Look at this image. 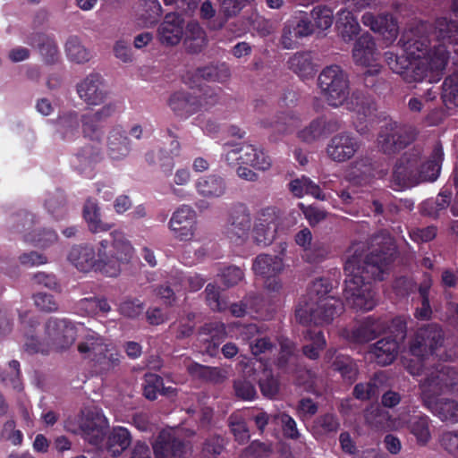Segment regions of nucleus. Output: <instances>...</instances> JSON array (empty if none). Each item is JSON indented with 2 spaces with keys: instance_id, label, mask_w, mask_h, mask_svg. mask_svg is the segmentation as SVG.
<instances>
[{
  "instance_id": "4468645a",
  "label": "nucleus",
  "mask_w": 458,
  "mask_h": 458,
  "mask_svg": "<svg viewBox=\"0 0 458 458\" xmlns=\"http://www.w3.org/2000/svg\"><path fill=\"white\" fill-rule=\"evenodd\" d=\"M445 341L444 332L437 325L419 328L410 342V352L414 357L428 358L441 347Z\"/></svg>"
},
{
  "instance_id": "f3484780",
  "label": "nucleus",
  "mask_w": 458,
  "mask_h": 458,
  "mask_svg": "<svg viewBox=\"0 0 458 458\" xmlns=\"http://www.w3.org/2000/svg\"><path fill=\"white\" fill-rule=\"evenodd\" d=\"M360 143L350 131L335 133L328 140L325 153L332 162L342 164L351 160L360 150Z\"/></svg>"
},
{
  "instance_id": "bf43d9fd",
  "label": "nucleus",
  "mask_w": 458,
  "mask_h": 458,
  "mask_svg": "<svg viewBox=\"0 0 458 458\" xmlns=\"http://www.w3.org/2000/svg\"><path fill=\"white\" fill-rule=\"evenodd\" d=\"M190 371L193 374L198 372L214 382H221L227 377L226 372L219 368L204 367L199 364L191 367Z\"/></svg>"
},
{
  "instance_id": "6e6552de",
  "label": "nucleus",
  "mask_w": 458,
  "mask_h": 458,
  "mask_svg": "<svg viewBox=\"0 0 458 458\" xmlns=\"http://www.w3.org/2000/svg\"><path fill=\"white\" fill-rule=\"evenodd\" d=\"M419 131L412 125L390 121L381 127L377 146L386 156L394 157L414 142Z\"/></svg>"
},
{
  "instance_id": "a211bd4d",
  "label": "nucleus",
  "mask_w": 458,
  "mask_h": 458,
  "mask_svg": "<svg viewBox=\"0 0 458 458\" xmlns=\"http://www.w3.org/2000/svg\"><path fill=\"white\" fill-rule=\"evenodd\" d=\"M216 100V97L205 90L201 95L193 92L176 91L173 93L168 100L169 106L178 115H189L198 111L202 106H209Z\"/></svg>"
},
{
  "instance_id": "aec40b11",
  "label": "nucleus",
  "mask_w": 458,
  "mask_h": 458,
  "mask_svg": "<svg viewBox=\"0 0 458 458\" xmlns=\"http://www.w3.org/2000/svg\"><path fill=\"white\" fill-rule=\"evenodd\" d=\"M377 52L372 37L369 34L361 35L355 42L352 49V58L356 64L360 66H372L364 72L365 77L378 73L377 65L373 63L377 60Z\"/></svg>"
},
{
  "instance_id": "e433bc0d",
  "label": "nucleus",
  "mask_w": 458,
  "mask_h": 458,
  "mask_svg": "<svg viewBox=\"0 0 458 458\" xmlns=\"http://www.w3.org/2000/svg\"><path fill=\"white\" fill-rule=\"evenodd\" d=\"M180 144L178 140H173L171 142V153H166L162 149L152 150L147 153L146 160L151 165H158L165 174H170L174 163V156L179 151Z\"/></svg>"
},
{
  "instance_id": "1a4fd4ad",
  "label": "nucleus",
  "mask_w": 458,
  "mask_h": 458,
  "mask_svg": "<svg viewBox=\"0 0 458 458\" xmlns=\"http://www.w3.org/2000/svg\"><path fill=\"white\" fill-rule=\"evenodd\" d=\"M318 87L327 102L332 106H342L349 97V79L338 65H329L318 78Z\"/></svg>"
},
{
  "instance_id": "9b49d317",
  "label": "nucleus",
  "mask_w": 458,
  "mask_h": 458,
  "mask_svg": "<svg viewBox=\"0 0 458 458\" xmlns=\"http://www.w3.org/2000/svg\"><path fill=\"white\" fill-rule=\"evenodd\" d=\"M257 217L254 212L244 204L234 206L229 215L227 233L237 244L255 240Z\"/></svg>"
},
{
  "instance_id": "c756f323",
  "label": "nucleus",
  "mask_w": 458,
  "mask_h": 458,
  "mask_svg": "<svg viewBox=\"0 0 458 458\" xmlns=\"http://www.w3.org/2000/svg\"><path fill=\"white\" fill-rule=\"evenodd\" d=\"M113 112L114 107L106 105L94 113L84 114L81 119L84 136L93 141H98L102 136L99 122L109 117Z\"/></svg>"
},
{
  "instance_id": "3c124183",
  "label": "nucleus",
  "mask_w": 458,
  "mask_h": 458,
  "mask_svg": "<svg viewBox=\"0 0 458 458\" xmlns=\"http://www.w3.org/2000/svg\"><path fill=\"white\" fill-rule=\"evenodd\" d=\"M0 377L5 386H10L14 391L20 392L22 389L20 363L17 360H11L7 368L0 374Z\"/></svg>"
},
{
  "instance_id": "0e129e2a",
  "label": "nucleus",
  "mask_w": 458,
  "mask_h": 458,
  "mask_svg": "<svg viewBox=\"0 0 458 458\" xmlns=\"http://www.w3.org/2000/svg\"><path fill=\"white\" fill-rule=\"evenodd\" d=\"M307 259L310 262H319L330 253V247L325 242H316L307 250Z\"/></svg>"
},
{
  "instance_id": "a878e982",
  "label": "nucleus",
  "mask_w": 458,
  "mask_h": 458,
  "mask_svg": "<svg viewBox=\"0 0 458 458\" xmlns=\"http://www.w3.org/2000/svg\"><path fill=\"white\" fill-rule=\"evenodd\" d=\"M184 22L176 13L166 14L157 30V37L165 46H176L183 36Z\"/></svg>"
},
{
  "instance_id": "a19ab883",
  "label": "nucleus",
  "mask_w": 458,
  "mask_h": 458,
  "mask_svg": "<svg viewBox=\"0 0 458 458\" xmlns=\"http://www.w3.org/2000/svg\"><path fill=\"white\" fill-rule=\"evenodd\" d=\"M208 40L204 30L197 22H191L187 25L185 31L184 44L188 51L191 53L200 52L206 46Z\"/></svg>"
},
{
  "instance_id": "cd10ccee",
  "label": "nucleus",
  "mask_w": 458,
  "mask_h": 458,
  "mask_svg": "<svg viewBox=\"0 0 458 458\" xmlns=\"http://www.w3.org/2000/svg\"><path fill=\"white\" fill-rule=\"evenodd\" d=\"M399 352V344L393 337H385L369 346L371 358L380 366L393 363Z\"/></svg>"
},
{
  "instance_id": "72a5a7b5",
  "label": "nucleus",
  "mask_w": 458,
  "mask_h": 458,
  "mask_svg": "<svg viewBox=\"0 0 458 458\" xmlns=\"http://www.w3.org/2000/svg\"><path fill=\"white\" fill-rule=\"evenodd\" d=\"M132 437L128 428L114 427L107 435L106 449L113 457L120 456L131 444Z\"/></svg>"
},
{
  "instance_id": "9d476101",
  "label": "nucleus",
  "mask_w": 458,
  "mask_h": 458,
  "mask_svg": "<svg viewBox=\"0 0 458 458\" xmlns=\"http://www.w3.org/2000/svg\"><path fill=\"white\" fill-rule=\"evenodd\" d=\"M400 403H370L365 412L367 423L377 429H398L403 427L407 415L403 408L396 406Z\"/></svg>"
},
{
  "instance_id": "423d86ee",
  "label": "nucleus",
  "mask_w": 458,
  "mask_h": 458,
  "mask_svg": "<svg viewBox=\"0 0 458 458\" xmlns=\"http://www.w3.org/2000/svg\"><path fill=\"white\" fill-rule=\"evenodd\" d=\"M78 351L102 371H109L120 363L121 355L115 346L98 333L85 327L81 331Z\"/></svg>"
},
{
  "instance_id": "c03bdc74",
  "label": "nucleus",
  "mask_w": 458,
  "mask_h": 458,
  "mask_svg": "<svg viewBox=\"0 0 458 458\" xmlns=\"http://www.w3.org/2000/svg\"><path fill=\"white\" fill-rule=\"evenodd\" d=\"M336 25L344 41H350L360 31V25L351 11L341 10L337 14Z\"/></svg>"
},
{
  "instance_id": "680f3d73",
  "label": "nucleus",
  "mask_w": 458,
  "mask_h": 458,
  "mask_svg": "<svg viewBox=\"0 0 458 458\" xmlns=\"http://www.w3.org/2000/svg\"><path fill=\"white\" fill-rule=\"evenodd\" d=\"M298 137L302 141L308 143L314 142L323 137L318 118L313 120L308 126L301 130L298 132Z\"/></svg>"
},
{
  "instance_id": "e2e57ef3",
  "label": "nucleus",
  "mask_w": 458,
  "mask_h": 458,
  "mask_svg": "<svg viewBox=\"0 0 458 458\" xmlns=\"http://www.w3.org/2000/svg\"><path fill=\"white\" fill-rule=\"evenodd\" d=\"M439 444L446 452L458 456V430L443 432Z\"/></svg>"
},
{
  "instance_id": "473e14b6",
  "label": "nucleus",
  "mask_w": 458,
  "mask_h": 458,
  "mask_svg": "<svg viewBox=\"0 0 458 458\" xmlns=\"http://www.w3.org/2000/svg\"><path fill=\"white\" fill-rule=\"evenodd\" d=\"M195 189L203 198L216 199L225 193L226 183L222 177L211 174L199 178L195 182Z\"/></svg>"
},
{
  "instance_id": "f257e3e1",
  "label": "nucleus",
  "mask_w": 458,
  "mask_h": 458,
  "mask_svg": "<svg viewBox=\"0 0 458 458\" xmlns=\"http://www.w3.org/2000/svg\"><path fill=\"white\" fill-rule=\"evenodd\" d=\"M369 252L364 255V245L354 243L348 250L344 296L353 309L370 310L376 305L370 279L383 280L389 265L397 256L394 240L390 234L380 233L369 240Z\"/></svg>"
},
{
  "instance_id": "052dcab7",
  "label": "nucleus",
  "mask_w": 458,
  "mask_h": 458,
  "mask_svg": "<svg viewBox=\"0 0 458 458\" xmlns=\"http://www.w3.org/2000/svg\"><path fill=\"white\" fill-rule=\"evenodd\" d=\"M429 287V284L425 283L419 288L420 296L421 298V306L417 308L415 316L420 319H428L432 313L428 300Z\"/></svg>"
},
{
  "instance_id": "4c0bfd02",
  "label": "nucleus",
  "mask_w": 458,
  "mask_h": 458,
  "mask_svg": "<svg viewBox=\"0 0 458 458\" xmlns=\"http://www.w3.org/2000/svg\"><path fill=\"white\" fill-rule=\"evenodd\" d=\"M83 217L89 230L93 233L107 232L111 229L110 224L105 223L100 217V208L95 200L88 199L83 208Z\"/></svg>"
},
{
  "instance_id": "6ab92c4d",
  "label": "nucleus",
  "mask_w": 458,
  "mask_h": 458,
  "mask_svg": "<svg viewBox=\"0 0 458 458\" xmlns=\"http://www.w3.org/2000/svg\"><path fill=\"white\" fill-rule=\"evenodd\" d=\"M276 351V345L269 338H259V365L263 367L262 377H259V388L267 398H274L279 391L278 379L268 368L269 361Z\"/></svg>"
},
{
  "instance_id": "338daca9",
  "label": "nucleus",
  "mask_w": 458,
  "mask_h": 458,
  "mask_svg": "<svg viewBox=\"0 0 458 458\" xmlns=\"http://www.w3.org/2000/svg\"><path fill=\"white\" fill-rule=\"evenodd\" d=\"M250 0H221L220 10L227 18L234 16L250 2Z\"/></svg>"
},
{
  "instance_id": "c9c22d12",
  "label": "nucleus",
  "mask_w": 458,
  "mask_h": 458,
  "mask_svg": "<svg viewBox=\"0 0 458 458\" xmlns=\"http://www.w3.org/2000/svg\"><path fill=\"white\" fill-rule=\"evenodd\" d=\"M426 378L420 384L421 395L424 401L439 395L445 384V372L441 369H435L426 373Z\"/></svg>"
},
{
  "instance_id": "b1692460",
  "label": "nucleus",
  "mask_w": 458,
  "mask_h": 458,
  "mask_svg": "<svg viewBox=\"0 0 458 458\" xmlns=\"http://www.w3.org/2000/svg\"><path fill=\"white\" fill-rule=\"evenodd\" d=\"M156 458H184V442L167 431H161L153 445Z\"/></svg>"
},
{
  "instance_id": "ddd939ff",
  "label": "nucleus",
  "mask_w": 458,
  "mask_h": 458,
  "mask_svg": "<svg viewBox=\"0 0 458 458\" xmlns=\"http://www.w3.org/2000/svg\"><path fill=\"white\" fill-rule=\"evenodd\" d=\"M225 157L230 164L238 161L237 174L245 181L256 180L258 150L254 145L242 142L240 144L226 143Z\"/></svg>"
},
{
  "instance_id": "f8f14e48",
  "label": "nucleus",
  "mask_w": 458,
  "mask_h": 458,
  "mask_svg": "<svg viewBox=\"0 0 458 458\" xmlns=\"http://www.w3.org/2000/svg\"><path fill=\"white\" fill-rule=\"evenodd\" d=\"M421 157L422 150L415 147L397 158L392 170V184L401 190L418 185V165Z\"/></svg>"
},
{
  "instance_id": "2f4dec72",
  "label": "nucleus",
  "mask_w": 458,
  "mask_h": 458,
  "mask_svg": "<svg viewBox=\"0 0 458 458\" xmlns=\"http://www.w3.org/2000/svg\"><path fill=\"white\" fill-rule=\"evenodd\" d=\"M269 423L281 426L284 437L296 440L300 437L295 420L286 413H277L268 416L266 412L259 411V434L263 432L264 427Z\"/></svg>"
},
{
  "instance_id": "2eb2a0df",
  "label": "nucleus",
  "mask_w": 458,
  "mask_h": 458,
  "mask_svg": "<svg viewBox=\"0 0 458 458\" xmlns=\"http://www.w3.org/2000/svg\"><path fill=\"white\" fill-rule=\"evenodd\" d=\"M80 429L85 441L90 445H100L106 435L109 423L101 409L86 408L81 411Z\"/></svg>"
},
{
  "instance_id": "603ef678",
  "label": "nucleus",
  "mask_w": 458,
  "mask_h": 458,
  "mask_svg": "<svg viewBox=\"0 0 458 458\" xmlns=\"http://www.w3.org/2000/svg\"><path fill=\"white\" fill-rule=\"evenodd\" d=\"M354 111L357 114V119L360 124H356V129L359 132H364L367 130V125L363 124L368 118L374 115L375 107L371 101L366 98H357Z\"/></svg>"
},
{
  "instance_id": "39448f33",
  "label": "nucleus",
  "mask_w": 458,
  "mask_h": 458,
  "mask_svg": "<svg viewBox=\"0 0 458 458\" xmlns=\"http://www.w3.org/2000/svg\"><path fill=\"white\" fill-rule=\"evenodd\" d=\"M399 43L408 56H411L414 62L422 63L426 68L430 65L433 56L437 55V53L442 52L444 55L443 67L437 71H430L428 73L429 82L438 80L447 66L450 53L444 44L430 47L429 27L427 23L419 22L411 27L403 33Z\"/></svg>"
},
{
  "instance_id": "bb28decb",
  "label": "nucleus",
  "mask_w": 458,
  "mask_h": 458,
  "mask_svg": "<svg viewBox=\"0 0 458 458\" xmlns=\"http://www.w3.org/2000/svg\"><path fill=\"white\" fill-rule=\"evenodd\" d=\"M403 413L407 415L403 427L408 426L410 433L416 438L419 445H427L431 439L429 418L427 415L411 416L408 406H403Z\"/></svg>"
},
{
  "instance_id": "5fc2aeb1",
  "label": "nucleus",
  "mask_w": 458,
  "mask_h": 458,
  "mask_svg": "<svg viewBox=\"0 0 458 458\" xmlns=\"http://www.w3.org/2000/svg\"><path fill=\"white\" fill-rule=\"evenodd\" d=\"M25 241L38 248H47L57 241V234L52 230H41L25 235Z\"/></svg>"
},
{
  "instance_id": "37998d69",
  "label": "nucleus",
  "mask_w": 458,
  "mask_h": 458,
  "mask_svg": "<svg viewBox=\"0 0 458 458\" xmlns=\"http://www.w3.org/2000/svg\"><path fill=\"white\" fill-rule=\"evenodd\" d=\"M289 68L301 78L312 77L315 73L313 59L309 52L294 54L289 60Z\"/></svg>"
},
{
  "instance_id": "864d4df0",
  "label": "nucleus",
  "mask_w": 458,
  "mask_h": 458,
  "mask_svg": "<svg viewBox=\"0 0 458 458\" xmlns=\"http://www.w3.org/2000/svg\"><path fill=\"white\" fill-rule=\"evenodd\" d=\"M66 53L68 57L76 63H84L89 60V52L75 38H70L66 42Z\"/></svg>"
},
{
  "instance_id": "7ed1b4c3",
  "label": "nucleus",
  "mask_w": 458,
  "mask_h": 458,
  "mask_svg": "<svg viewBox=\"0 0 458 458\" xmlns=\"http://www.w3.org/2000/svg\"><path fill=\"white\" fill-rule=\"evenodd\" d=\"M25 343L24 346L30 352H47L50 350L57 352L66 350L75 341L81 331H84L82 324H73L66 319L50 318L46 326L44 335L38 336L34 333L37 321L28 314H20Z\"/></svg>"
},
{
  "instance_id": "13d9d810",
  "label": "nucleus",
  "mask_w": 458,
  "mask_h": 458,
  "mask_svg": "<svg viewBox=\"0 0 458 458\" xmlns=\"http://www.w3.org/2000/svg\"><path fill=\"white\" fill-rule=\"evenodd\" d=\"M229 426L235 440L239 444H244L249 440L250 434L244 420L239 419L237 416L232 415L229 418Z\"/></svg>"
},
{
  "instance_id": "7c9ffc66",
  "label": "nucleus",
  "mask_w": 458,
  "mask_h": 458,
  "mask_svg": "<svg viewBox=\"0 0 458 458\" xmlns=\"http://www.w3.org/2000/svg\"><path fill=\"white\" fill-rule=\"evenodd\" d=\"M276 366L279 369L287 374H297L301 372L297 346L293 341L283 339L280 342V352L276 360Z\"/></svg>"
},
{
  "instance_id": "de8ad7c7",
  "label": "nucleus",
  "mask_w": 458,
  "mask_h": 458,
  "mask_svg": "<svg viewBox=\"0 0 458 458\" xmlns=\"http://www.w3.org/2000/svg\"><path fill=\"white\" fill-rule=\"evenodd\" d=\"M375 164L369 157H360L349 165V175L352 179H369L374 176Z\"/></svg>"
},
{
  "instance_id": "393cba45",
  "label": "nucleus",
  "mask_w": 458,
  "mask_h": 458,
  "mask_svg": "<svg viewBox=\"0 0 458 458\" xmlns=\"http://www.w3.org/2000/svg\"><path fill=\"white\" fill-rule=\"evenodd\" d=\"M362 22L373 31L379 33L388 43H392L398 36L397 21L390 14L375 16L370 13H366L362 16Z\"/></svg>"
},
{
  "instance_id": "c85d7f7f",
  "label": "nucleus",
  "mask_w": 458,
  "mask_h": 458,
  "mask_svg": "<svg viewBox=\"0 0 458 458\" xmlns=\"http://www.w3.org/2000/svg\"><path fill=\"white\" fill-rule=\"evenodd\" d=\"M444 151L442 145L437 143L434 146L429 159L424 163L420 162L418 165V184L424 182H434L437 179L441 170Z\"/></svg>"
},
{
  "instance_id": "49530a36",
  "label": "nucleus",
  "mask_w": 458,
  "mask_h": 458,
  "mask_svg": "<svg viewBox=\"0 0 458 458\" xmlns=\"http://www.w3.org/2000/svg\"><path fill=\"white\" fill-rule=\"evenodd\" d=\"M435 31L440 39L458 44V21L439 17L435 21Z\"/></svg>"
},
{
  "instance_id": "4be33fe9",
  "label": "nucleus",
  "mask_w": 458,
  "mask_h": 458,
  "mask_svg": "<svg viewBox=\"0 0 458 458\" xmlns=\"http://www.w3.org/2000/svg\"><path fill=\"white\" fill-rule=\"evenodd\" d=\"M79 97L88 105L99 106L108 95L107 85L98 74H90L77 87Z\"/></svg>"
},
{
  "instance_id": "79ce46f5",
  "label": "nucleus",
  "mask_w": 458,
  "mask_h": 458,
  "mask_svg": "<svg viewBox=\"0 0 458 458\" xmlns=\"http://www.w3.org/2000/svg\"><path fill=\"white\" fill-rule=\"evenodd\" d=\"M423 405L441 421L458 423V403H423Z\"/></svg>"
},
{
  "instance_id": "a18cd8bd",
  "label": "nucleus",
  "mask_w": 458,
  "mask_h": 458,
  "mask_svg": "<svg viewBox=\"0 0 458 458\" xmlns=\"http://www.w3.org/2000/svg\"><path fill=\"white\" fill-rule=\"evenodd\" d=\"M174 392V388L164 387L162 378L153 373L146 374L144 395L148 400H154L158 397V394L165 397H172Z\"/></svg>"
},
{
  "instance_id": "5701e85b",
  "label": "nucleus",
  "mask_w": 458,
  "mask_h": 458,
  "mask_svg": "<svg viewBox=\"0 0 458 458\" xmlns=\"http://www.w3.org/2000/svg\"><path fill=\"white\" fill-rule=\"evenodd\" d=\"M385 378L383 374H375L369 382L357 384L353 389L354 397L360 400L377 399L383 393L381 401H400L402 396L398 393L391 390L384 391Z\"/></svg>"
},
{
  "instance_id": "20e7f679",
  "label": "nucleus",
  "mask_w": 458,
  "mask_h": 458,
  "mask_svg": "<svg viewBox=\"0 0 458 458\" xmlns=\"http://www.w3.org/2000/svg\"><path fill=\"white\" fill-rule=\"evenodd\" d=\"M330 287L324 279L314 280L307 288L295 310L296 320L304 326L330 324L344 311L343 302L329 295Z\"/></svg>"
},
{
  "instance_id": "dca6fc26",
  "label": "nucleus",
  "mask_w": 458,
  "mask_h": 458,
  "mask_svg": "<svg viewBox=\"0 0 458 458\" xmlns=\"http://www.w3.org/2000/svg\"><path fill=\"white\" fill-rule=\"evenodd\" d=\"M197 215L188 205H181L172 214L168 228L174 239L180 242H191L197 231Z\"/></svg>"
},
{
  "instance_id": "0eeeda50",
  "label": "nucleus",
  "mask_w": 458,
  "mask_h": 458,
  "mask_svg": "<svg viewBox=\"0 0 458 458\" xmlns=\"http://www.w3.org/2000/svg\"><path fill=\"white\" fill-rule=\"evenodd\" d=\"M433 56L428 67L423 66L420 62H414L411 56L398 55L393 52L385 53V58L389 68L395 73L400 74L406 83H416L428 80V73L430 71H437L443 67L444 55L437 53Z\"/></svg>"
},
{
  "instance_id": "4d7b16f0",
  "label": "nucleus",
  "mask_w": 458,
  "mask_h": 458,
  "mask_svg": "<svg viewBox=\"0 0 458 458\" xmlns=\"http://www.w3.org/2000/svg\"><path fill=\"white\" fill-rule=\"evenodd\" d=\"M284 267L283 260L278 256L263 255L259 260V270L263 276H276Z\"/></svg>"
},
{
  "instance_id": "412c9836",
  "label": "nucleus",
  "mask_w": 458,
  "mask_h": 458,
  "mask_svg": "<svg viewBox=\"0 0 458 458\" xmlns=\"http://www.w3.org/2000/svg\"><path fill=\"white\" fill-rule=\"evenodd\" d=\"M386 325L380 319L368 318L352 328L342 330V336L352 343L363 344L385 332Z\"/></svg>"
},
{
  "instance_id": "f03ea898",
  "label": "nucleus",
  "mask_w": 458,
  "mask_h": 458,
  "mask_svg": "<svg viewBox=\"0 0 458 458\" xmlns=\"http://www.w3.org/2000/svg\"><path fill=\"white\" fill-rule=\"evenodd\" d=\"M111 241L102 240L95 246L78 244L71 248L68 261L83 273L99 272L107 276L120 274L122 265L131 261L135 250L126 236L120 230L110 233Z\"/></svg>"
},
{
  "instance_id": "ea45409f",
  "label": "nucleus",
  "mask_w": 458,
  "mask_h": 458,
  "mask_svg": "<svg viewBox=\"0 0 458 458\" xmlns=\"http://www.w3.org/2000/svg\"><path fill=\"white\" fill-rule=\"evenodd\" d=\"M278 214L275 208H267L262 210L259 216V234H263V242L269 244L276 237L277 231Z\"/></svg>"
},
{
  "instance_id": "8fccbe9b",
  "label": "nucleus",
  "mask_w": 458,
  "mask_h": 458,
  "mask_svg": "<svg viewBox=\"0 0 458 458\" xmlns=\"http://www.w3.org/2000/svg\"><path fill=\"white\" fill-rule=\"evenodd\" d=\"M442 99L448 108L458 106V80L454 74L446 77L443 82Z\"/></svg>"
},
{
  "instance_id": "58836bf2",
  "label": "nucleus",
  "mask_w": 458,
  "mask_h": 458,
  "mask_svg": "<svg viewBox=\"0 0 458 458\" xmlns=\"http://www.w3.org/2000/svg\"><path fill=\"white\" fill-rule=\"evenodd\" d=\"M80 121L75 112L60 115L56 122V133L66 141L73 140L79 134Z\"/></svg>"
},
{
  "instance_id": "f704fd0d",
  "label": "nucleus",
  "mask_w": 458,
  "mask_h": 458,
  "mask_svg": "<svg viewBox=\"0 0 458 458\" xmlns=\"http://www.w3.org/2000/svg\"><path fill=\"white\" fill-rule=\"evenodd\" d=\"M107 149L110 157L114 160H121L129 155L131 145L121 128H114L109 132Z\"/></svg>"
},
{
  "instance_id": "09e8293b",
  "label": "nucleus",
  "mask_w": 458,
  "mask_h": 458,
  "mask_svg": "<svg viewBox=\"0 0 458 458\" xmlns=\"http://www.w3.org/2000/svg\"><path fill=\"white\" fill-rule=\"evenodd\" d=\"M332 369L341 374L344 379L352 382L358 375L356 363L348 356H338L332 363Z\"/></svg>"
},
{
  "instance_id": "774afa93",
  "label": "nucleus",
  "mask_w": 458,
  "mask_h": 458,
  "mask_svg": "<svg viewBox=\"0 0 458 458\" xmlns=\"http://www.w3.org/2000/svg\"><path fill=\"white\" fill-rule=\"evenodd\" d=\"M81 306L89 314L106 313L110 310V306L106 300L85 299L81 301Z\"/></svg>"
},
{
  "instance_id": "69168bd1",
  "label": "nucleus",
  "mask_w": 458,
  "mask_h": 458,
  "mask_svg": "<svg viewBox=\"0 0 458 458\" xmlns=\"http://www.w3.org/2000/svg\"><path fill=\"white\" fill-rule=\"evenodd\" d=\"M315 424L323 433L335 432L340 426L337 418L332 413L319 416L317 418Z\"/></svg>"
},
{
  "instance_id": "6e6d98bb",
  "label": "nucleus",
  "mask_w": 458,
  "mask_h": 458,
  "mask_svg": "<svg viewBox=\"0 0 458 458\" xmlns=\"http://www.w3.org/2000/svg\"><path fill=\"white\" fill-rule=\"evenodd\" d=\"M311 17L317 28L327 30L334 21L333 11L327 5H318L311 11Z\"/></svg>"
}]
</instances>
